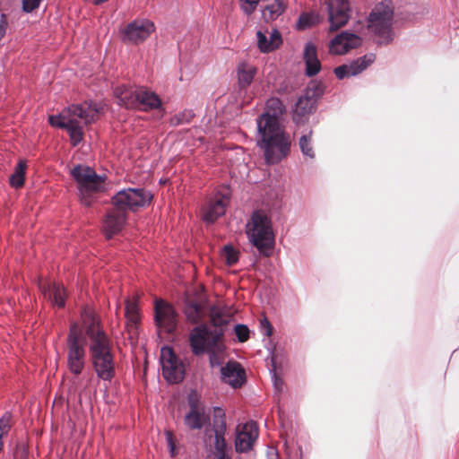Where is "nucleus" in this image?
Instances as JSON below:
<instances>
[{
    "label": "nucleus",
    "mask_w": 459,
    "mask_h": 459,
    "mask_svg": "<svg viewBox=\"0 0 459 459\" xmlns=\"http://www.w3.org/2000/svg\"><path fill=\"white\" fill-rule=\"evenodd\" d=\"M194 117L195 114L192 110L186 109L171 117L169 119V125L171 126H178L180 125L187 124Z\"/></svg>",
    "instance_id": "36"
},
{
    "label": "nucleus",
    "mask_w": 459,
    "mask_h": 459,
    "mask_svg": "<svg viewBox=\"0 0 459 459\" xmlns=\"http://www.w3.org/2000/svg\"><path fill=\"white\" fill-rule=\"evenodd\" d=\"M166 440L168 446L169 448L170 454L172 456L175 455V444H174V437L171 431H166Z\"/></svg>",
    "instance_id": "44"
},
{
    "label": "nucleus",
    "mask_w": 459,
    "mask_h": 459,
    "mask_svg": "<svg viewBox=\"0 0 459 459\" xmlns=\"http://www.w3.org/2000/svg\"><path fill=\"white\" fill-rule=\"evenodd\" d=\"M323 94L320 85L311 83L298 99L293 108L292 119L297 125L304 124L316 110L317 100Z\"/></svg>",
    "instance_id": "10"
},
{
    "label": "nucleus",
    "mask_w": 459,
    "mask_h": 459,
    "mask_svg": "<svg viewBox=\"0 0 459 459\" xmlns=\"http://www.w3.org/2000/svg\"><path fill=\"white\" fill-rule=\"evenodd\" d=\"M229 201V189H224L223 192H218L212 198H211L205 207L203 214V220L207 223H213L218 218L225 213Z\"/></svg>",
    "instance_id": "18"
},
{
    "label": "nucleus",
    "mask_w": 459,
    "mask_h": 459,
    "mask_svg": "<svg viewBox=\"0 0 459 459\" xmlns=\"http://www.w3.org/2000/svg\"><path fill=\"white\" fill-rule=\"evenodd\" d=\"M12 428V413L5 411L0 418V441L8 434Z\"/></svg>",
    "instance_id": "38"
},
{
    "label": "nucleus",
    "mask_w": 459,
    "mask_h": 459,
    "mask_svg": "<svg viewBox=\"0 0 459 459\" xmlns=\"http://www.w3.org/2000/svg\"><path fill=\"white\" fill-rule=\"evenodd\" d=\"M221 380L233 388L241 387L246 382V372L240 363L230 360L221 368Z\"/></svg>",
    "instance_id": "21"
},
{
    "label": "nucleus",
    "mask_w": 459,
    "mask_h": 459,
    "mask_svg": "<svg viewBox=\"0 0 459 459\" xmlns=\"http://www.w3.org/2000/svg\"><path fill=\"white\" fill-rule=\"evenodd\" d=\"M260 331L267 337H270L273 334V326L265 316L260 319Z\"/></svg>",
    "instance_id": "41"
},
{
    "label": "nucleus",
    "mask_w": 459,
    "mask_h": 459,
    "mask_svg": "<svg viewBox=\"0 0 459 459\" xmlns=\"http://www.w3.org/2000/svg\"><path fill=\"white\" fill-rule=\"evenodd\" d=\"M362 43V39L348 30L342 31L333 37L328 45L329 53L332 55L342 56L349 51L359 48Z\"/></svg>",
    "instance_id": "16"
},
{
    "label": "nucleus",
    "mask_w": 459,
    "mask_h": 459,
    "mask_svg": "<svg viewBox=\"0 0 459 459\" xmlns=\"http://www.w3.org/2000/svg\"><path fill=\"white\" fill-rule=\"evenodd\" d=\"M257 69L246 62L239 63L237 68L238 83L241 89L247 88L253 82Z\"/></svg>",
    "instance_id": "27"
},
{
    "label": "nucleus",
    "mask_w": 459,
    "mask_h": 459,
    "mask_svg": "<svg viewBox=\"0 0 459 459\" xmlns=\"http://www.w3.org/2000/svg\"><path fill=\"white\" fill-rule=\"evenodd\" d=\"M81 322L90 340L89 351L94 371L100 379L110 382L116 375L111 340L91 307L82 308Z\"/></svg>",
    "instance_id": "2"
},
{
    "label": "nucleus",
    "mask_w": 459,
    "mask_h": 459,
    "mask_svg": "<svg viewBox=\"0 0 459 459\" xmlns=\"http://www.w3.org/2000/svg\"><path fill=\"white\" fill-rule=\"evenodd\" d=\"M210 320L214 327L212 329L210 326H208L211 330L215 329H221L222 332V326L227 325L230 321L229 316L225 315V313L217 306H212L210 308Z\"/></svg>",
    "instance_id": "32"
},
{
    "label": "nucleus",
    "mask_w": 459,
    "mask_h": 459,
    "mask_svg": "<svg viewBox=\"0 0 459 459\" xmlns=\"http://www.w3.org/2000/svg\"><path fill=\"white\" fill-rule=\"evenodd\" d=\"M42 291L45 298L48 299L53 305L57 306L58 307L65 306L66 293L62 285L54 282L47 288H44Z\"/></svg>",
    "instance_id": "28"
},
{
    "label": "nucleus",
    "mask_w": 459,
    "mask_h": 459,
    "mask_svg": "<svg viewBox=\"0 0 459 459\" xmlns=\"http://www.w3.org/2000/svg\"><path fill=\"white\" fill-rule=\"evenodd\" d=\"M160 363L163 377L171 384L181 382L185 376V366L177 357L171 347L164 346L160 350Z\"/></svg>",
    "instance_id": "11"
},
{
    "label": "nucleus",
    "mask_w": 459,
    "mask_h": 459,
    "mask_svg": "<svg viewBox=\"0 0 459 459\" xmlns=\"http://www.w3.org/2000/svg\"><path fill=\"white\" fill-rule=\"evenodd\" d=\"M125 316L132 325L138 323L140 316L135 298L126 299Z\"/></svg>",
    "instance_id": "34"
},
{
    "label": "nucleus",
    "mask_w": 459,
    "mask_h": 459,
    "mask_svg": "<svg viewBox=\"0 0 459 459\" xmlns=\"http://www.w3.org/2000/svg\"><path fill=\"white\" fill-rule=\"evenodd\" d=\"M235 334L240 342H244L249 338V329L246 325L238 324L234 328Z\"/></svg>",
    "instance_id": "40"
},
{
    "label": "nucleus",
    "mask_w": 459,
    "mask_h": 459,
    "mask_svg": "<svg viewBox=\"0 0 459 459\" xmlns=\"http://www.w3.org/2000/svg\"><path fill=\"white\" fill-rule=\"evenodd\" d=\"M152 199L150 191L144 188H125L117 192L112 198L113 205L118 209L134 212L138 208L149 205Z\"/></svg>",
    "instance_id": "9"
},
{
    "label": "nucleus",
    "mask_w": 459,
    "mask_h": 459,
    "mask_svg": "<svg viewBox=\"0 0 459 459\" xmlns=\"http://www.w3.org/2000/svg\"><path fill=\"white\" fill-rule=\"evenodd\" d=\"M329 30L334 31L345 26L351 18V4L348 0H326Z\"/></svg>",
    "instance_id": "13"
},
{
    "label": "nucleus",
    "mask_w": 459,
    "mask_h": 459,
    "mask_svg": "<svg viewBox=\"0 0 459 459\" xmlns=\"http://www.w3.org/2000/svg\"><path fill=\"white\" fill-rule=\"evenodd\" d=\"M394 7L390 0H385L372 9L368 17V28L386 42L391 40Z\"/></svg>",
    "instance_id": "7"
},
{
    "label": "nucleus",
    "mask_w": 459,
    "mask_h": 459,
    "mask_svg": "<svg viewBox=\"0 0 459 459\" xmlns=\"http://www.w3.org/2000/svg\"><path fill=\"white\" fill-rule=\"evenodd\" d=\"M375 61V55L368 54L353 60L350 64H344L334 68V74L340 80L346 77L356 76L362 73Z\"/></svg>",
    "instance_id": "20"
},
{
    "label": "nucleus",
    "mask_w": 459,
    "mask_h": 459,
    "mask_svg": "<svg viewBox=\"0 0 459 459\" xmlns=\"http://www.w3.org/2000/svg\"><path fill=\"white\" fill-rule=\"evenodd\" d=\"M258 437V428L253 420L236 427L235 449L238 453L250 451Z\"/></svg>",
    "instance_id": "15"
},
{
    "label": "nucleus",
    "mask_w": 459,
    "mask_h": 459,
    "mask_svg": "<svg viewBox=\"0 0 459 459\" xmlns=\"http://www.w3.org/2000/svg\"><path fill=\"white\" fill-rule=\"evenodd\" d=\"M139 86L121 84L114 88V96L117 100V103L127 109H134L137 108V95Z\"/></svg>",
    "instance_id": "22"
},
{
    "label": "nucleus",
    "mask_w": 459,
    "mask_h": 459,
    "mask_svg": "<svg viewBox=\"0 0 459 459\" xmlns=\"http://www.w3.org/2000/svg\"><path fill=\"white\" fill-rule=\"evenodd\" d=\"M260 1L261 0H239V6L247 15H250L255 12Z\"/></svg>",
    "instance_id": "39"
},
{
    "label": "nucleus",
    "mask_w": 459,
    "mask_h": 459,
    "mask_svg": "<svg viewBox=\"0 0 459 459\" xmlns=\"http://www.w3.org/2000/svg\"><path fill=\"white\" fill-rule=\"evenodd\" d=\"M184 313L187 321L191 324L197 325L196 326L203 325L201 322L204 320L205 313L199 303L195 301L187 302Z\"/></svg>",
    "instance_id": "29"
},
{
    "label": "nucleus",
    "mask_w": 459,
    "mask_h": 459,
    "mask_svg": "<svg viewBox=\"0 0 459 459\" xmlns=\"http://www.w3.org/2000/svg\"><path fill=\"white\" fill-rule=\"evenodd\" d=\"M262 8L263 18L268 22L278 18L284 12L286 4L282 0H273Z\"/></svg>",
    "instance_id": "30"
},
{
    "label": "nucleus",
    "mask_w": 459,
    "mask_h": 459,
    "mask_svg": "<svg viewBox=\"0 0 459 459\" xmlns=\"http://www.w3.org/2000/svg\"><path fill=\"white\" fill-rule=\"evenodd\" d=\"M127 219V214L124 210L117 206L108 211L103 221L102 230L107 238H111L114 235L119 233L124 228Z\"/></svg>",
    "instance_id": "19"
},
{
    "label": "nucleus",
    "mask_w": 459,
    "mask_h": 459,
    "mask_svg": "<svg viewBox=\"0 0 459 459\" xmlns=\"http://www.w3.org/2000/svg\"><path fill=\"white\" fill-rule=\"evenodd\" d=\"M155 30L154 23L148 19L134 20L125 30L126 40L139 44L144 41Z\"/></svg>",
    "instance_id": "17"
},
{
    "label": "nucleus",
    "mask_w": 459,
    "mask_h": 459,
    "mask_svg": "<svg viewBox=\"0 0 459 459\" xmlns=\"http://www.w3.org/2000/svg\"><path fill=\"white\" fill-rule=\"evenodd\" d=\"M136 102L137 108L135 109L145 112L158 109L162 104L160 98L144 86H139Z\"/></svg>",
    "instance_id": "24"
},
{
    "label": "nucleus",
    "mask_w": 459,
    "mask_h": 459,
    "mask_svg": "<svg viewBox=\"0 0 459 459\" xmlns=\"http://www.w3.org/2000/svg\"><path fill=\"white\" fill-rule=\"evenodd\" d=\"M71 175L78 184L82 195V202L90 206L92 202L91 194L99 191L102 187L104 178L99 176L91 167L83 165L75 166L72 169Z\"/></svg>",
    "instance_id": "8"
},
{
    "label": "nucleus",
    "mask_w": 459,
    "mask_h": 459,
    "mask_svg": "<svg viewBox=\"0 0 459 459\" xmlns=\"http://www.w3.org/2000/svg\"><path fill=\"white\" fill-rule=\"evenodd\" d=\"M177 313L174 307L163 301L156 300L154 306V321L158 329L172 333L177 327Z\"/></svg>",
    "instance_id": "14"
},
{
    "label": "nucleus",
    "mask_w": 459,
    "mask_h": 459,
    "mask_svg": "<svg viewBox=\"0 0 459 459\" xmlns=\"http://www.w3.org/2000/svg\"><path fill=\"white\" fill-rule=\"evenodd\" d=\"M299 145L304 156L310 159L315 158V152L312 147V130H308L300 136Z\"/></svg>",
    "instance_id": "35"
},
{
    "label": "nucleus",
    "mask_w": 459,
    "mask_h": 459,
    "mask_svg": "<svg viewBox=\"0 0 459 459\" xmlns=\"http://www.w3.org/2000/svg\"><path fill=\"white\" fill-rule=\"evenodd\" d=\"M249 243L264 255H269L274 247L275 236L270 216L262 210L252 212L246 225Z\"/></svg>",
    "instance_id": "5"
},
{
    "label": "nucleus",
    "mask_w": 459,
    "mask_h": 459,
    "mask_svg": "<svg viewBox=\"0 0 459 459\" xmlns=\"http://www.w3.org/2000/svg\"><path fill=\"white\" fill-rule=\"evenodd\" d=\"M41 0H22V10L25 13H31L39 6Z\"/></svg>",
    "instance_id": "42"
},
{
    "label": "nucleus",
    "mask_w": 459,
    "mask_h": 459,
    "mask_svg": "<svg viewBox=\"0 0 459 459\" xmlns=\"http://www.w3.org/2000/svg\"><path fill=\"white\" fill-rule=\"evenodd\" d=\"M82 325L72 322L67 335V368L74 376L82 374L86 361L85 340L82 337Z\"/></svg>",
    "instance_id": "6"
},
{
    "label": "nucleus",
    "mask_w": 459,
    "mask_h": 459,
    "mask_svg": "<svg viewBox=\"0 0 459 459\" xmlns=\"http://www.w3.org/2000/svg\"><path fill=\"white\" fill-rule=\"evenodd\" d=\"M83 379H84V377H82L80 379H76V380L74 379L73 381L74 389H75V391H77L79 393L80 395H82V393H84V391L86 390V386H87L86 385H82Z\"/></svg>",
    "instance_id": "45"
},
{
    "label": "nucleus",
    "mask_w": 459,
    "mask_h": 459,
    "mask_svg": "<svg viewBox=\"0 0 459 459\" xmlns=\"http://www.w3.org/2000/svg\"><path fill=\"white\" fill-rule=\"evenodd\" d=\"M223 334L221 329L211 330L206 324L194 327L188 337L192 352L196 356L207 353L211 367L221 366L225 350Z\"/></svg>",
    "instance_id": "4"
},
{
    "label": "nucleus",
    "mask_w": 459,
    "mask_h": 459,
    "mask_svg": "<svg viewBox=\"0 0 459 459\" xmlns=\"http://www.w3.org/2000/svg\"><path fill=\"white\" fill-rule=\"evenodd\" d=\"M98 114V108L88 103L74 104L58 115L48 117L52 126L66 129L71 143L76 146L82 141V126L90 124Z\"/></svg>",
    "instance_id": "3"
},
{
    "label": "nucleus",
    "mask_w": 459,
    "mask_h": 459,
    "mask_svg": "<svg viewBox=\"0 0 459 459\" xmlns=\"http://www.w3.org/2000/svg\"><path fill=\"white\" fill-rule=\"evenodd\" d=\"M221 256L225 263L231 266L238 261V252L230 245H227L221 251Z\"/></svg>",
    "instance_id": "37"
},
{
    "label": "nucleus",
    "mask_w": 459,
    "mask_h": 459,
    "mask_svg": "<svg viewBox=\"0 0 459 459\" xmlns=\"http://www.w3.org/2000/svg\"><path fill=\"white\" fill-rule=\"evenodd\" d=\"M267 37L261 30L257 31V45L261 52L269 53L280 48L282 44V39L277 29H273Z\"/></svg>",
    "instance_id": "25"
},
{
    "label": "nucleus",
    "mask_w": 459,
    "mask_h": 459,
    "mask_svg": "<svg viewBox=\"0 0 459 459\" xmlns=\"http://www.w3.org/2000/svg\"><path fill=\"white\" fill-rule=\"evenodd\" d=\"M284 109L281 100L272 97L265 102L264 112L256 118V144L263 151L267 164L280 162L290 152V135L279 121Z\"/></svg>",
    "instance_id": "1"
},
{
    "label": "nucleus",
    "mask_w": 459,
    "mask_h": 459,
    "mask_svg": "<svg viewBox=\"0 0 459 459\" xmlns=\"http://www.w3.org/2000/svg\"><path fill=\"white\" fill-rule=\"evenodd\" d=\"M189 411L184 417L186 426L191 429H201L210 422V417L196 403L189 401Z\"/></svg>",
    "instance_id": "23"
},
{
    "label": "nucleus",
    "mask_w": 459,
    "mask_h": 459,
    "mask_svg": "<svg viewBox=\"0 0 459 459\" xmlns=\"http://www.w3.org/2000/svg\"><path fill=\"white\" fill-rule=\"evenodd\" d=\"M212 429L214 433V449L218 459H231L228 455V445L225 440L227 432L226 416L220 407L213 410Z\"/></svg>",
    "instance_id": "12"
},
{
    "label": "nucleus",
    "mask_w": 459,
    "mask_h": 459,
    "mask_svg": "<svg viewBox=\"0 0 459 459\" xmlns=\"http://www.w3.org/2000/svg\"><path fill=\"white\" fill-rule=\"evenodd\" d=\"M303 58L306 64V74L309 77L316 75L321 70V63L317 57V48L314 43H306Z\"/></svg>",
    "instance_id": "26"
},
{
    "label": "nucleus",
    "mask_w": 459,
    "mask_h": 459,
    "mask_svg": "<svg viewBox=\"0 0 459 459\" xmlns=\"http://www.w3.org/2000/svg\"><path fill=\"white\" fill-rule=\"evenodd\" d=\"M321 22V16L316 12L302 13L298 19L296 28L299 30L309 29Z\"/></svg>",
    "instance_id": "31"
},
{
    "label": "nucleus",
    "mask_w": 459,
    "mask_h": 459,
    "mask_svg": "<svg viewBox=\"0 0 459 459\" xmlns=\"http://www.w3.org/2000/svg\"><path fill=\"white\" fill-rule=\"evenodd\" d=\"M26 168V161L24 160H20L13 173L10 177V185L12 186L19 188L23 186Z\"/></svg>",
    "instance_id": "33"
},
{
    "label": "nucleus",
    "mask_w": 459,
    "mask_h": 459,
    "mask_svg": "<svg viewBox=\"0 0 459 459\" xmlns=\"http://www.w3.org/2000/svg\"><path fill=\"white\" fill-rule=\"evenodd\" d=\"M273 386H274L275 390L278 393H281L282 390V386H283L282 380L278 378L275 374L273 375Z\"/></svg>",
    "instance_id": "46"
},
{
    "label": "nucleus",
    "mask_w": 459,
    "mask_h": 459,
    "mask_svg": "<svg viewBox=\"0 0 459 459\" xmlns=\"http://www.w3.org/2000/svg\"><path fill=\"white\" fill-rule=\"evenodd\" d=\"M13 459H28V451L23 445L16 446Z\"/></svg>",
    "instance_id": "43"
}]
</instances>
